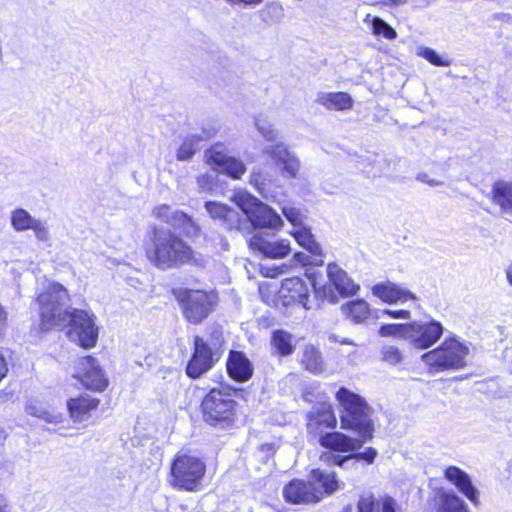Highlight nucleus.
<instances>
[{
  "mask_svg": "<svg viewBox=\"0 0 512 512\" xmlns=\"http://www.w3.org/2000/svg\"><path fill=\"white\" fill-rule=\"evenodd\" d=\"M69 301V292L62 284L47 282L36 298L41 329L50 330L66 326L71 341L90 349L96 345L99 335L96 316L88 310L73 307L63 309V305Z\"/></svg>",
  "mask_w": 512,
  "mask_h": 512,
  "instance_id": "1",
  "label": "nucleus"
},
{
  "mask_svg": "<svg viewBox=\"0 0 512 512\" xmlns=\"http://www.w3.org/2000/svg\"><path fill=\"white\" fill-rule=\"evenodd\" d=\"M148 260L157 268L166 270L189 263L192 249L170 230L151 226L144 243Z\"/></svg>",
  "mask_w": 512,
  "mask_h": 512,
  "instance_id": "2",
  "label": "nucleus"
},
{
  "mask_svg": "<svg viewBox=\"0 0 512 512\" xmlns=\"http://www.w3.org/2000/svg\"><path fill=\"white\" fill-rule=\"evenodd\" d=\"M339 489V482L334 473L313 470L309 481L294 479L283 489L286 502L292 504H309L320 501L325 494L330 495Z\"/></svg>",
  "mask_w": 512,
  "mask_h": 512,
  "instance_id": "3",
  "label": "nucleus"
},
{
  "mask_svg": "<svg viewBox=\"0 0 512 512\" xmlns=\"http://www.w3.org/2000/svg\"><path fill=\"white\" fill-rule=\"evenodd\" d=\"M335 398L341 409V428L356 430L360 436L371 437L372 424L366 401L345 387L336 392Z\"/></svg>",
  "mask_w": 512,
  "mask_h": 512,
  "instance_id": "4",
  "label": "nucleus"
},
{
  "mask_svg": "<svg viewBox=\"0 0 512 512\" xmlns=\"http://www.w3.org/2000/svg\"><path fill=\"white\" fill-rule=\"evenodd\" d=\"M231 199L244 213L246 221H249L253 227L269 230L282 228L283 220L277 212L247 191L238 190ZM248 228L247 226L246 229Z\"/></svg>",
  "mask_w": 512,
  "mask_h": 512,
  "instance_id": "5",
  "label": "nucleus"
},
{
  "mask_svg": "<svg viewBox=\"0 0 512 512\" xmlns=\"http://www.w3.org/2000/svg\"><path fill=\"white\" fill-rule=\"evenodd\" d=\"M206 472L205 463L198 457L177 454L171 464L170 484L179 490L197 492Z\"/></svg>",
  "mask_w": 512,
  "mask_h": 512,
  "instance_id": "6",
  "label": "nucleus"
},
{
  "mask_svg": "<svg viewBox=\"0 0 512 512\" xmlns=\"http://www.w3.org/2000/svg\"><path fill=\"white\" fill-rule=\"evenodd\" d=\"M221 333L205 340L200 336L194 338V350L186 366L189 378L197 379L213 368L221 357Z\"/></svg>",
  "mask_w": 512,
  "mask_h": 512,
  "instance_id": "7",
  "label": "nucleus"
},
{
  "mask_svg": "<svg viewBox=\"0 0 512 512\" xmlns=\"http://www.w3.org/2000/svg\"><path fill=\"white\" fill-rule=\"evenodd\" d=\"M201 408L208 424L224 427L234 422L237 403L230 392L212 389L203 398Z\"/></svg>",
  "mask_w": 512,
  "mask_h": 512,
  "instance_id": "8",
  "label": "nucleus"
},
{
  "mask_svg": "<svg viewBox=\"0 0 512 512\" xmlns=\"http://www.w3.org/2000/svg\"><path fill=\"white\" fill-rule=\"evenodd\" d=\"M185 318L194 324L200 323L212 311L217 295L203 290H182L177 294Z\"/></svg>",
  "mask_w": 512,
  "mask_h": 512,
  "instance_id": "9",
  "label": "nucleus"
},
{
  "mask_svg": "<svg viewBox=\"0 0 512 512\" xmlns=\"http://www.w3.org/2000/svg\"><path fill=\"white\" fill-rule=\"evenodd\" d=\"M206 163L212 169L224 173L233 179H240L246 172L245 164L235 157L229 156L222 144H215L205 152Z\"/></svg>",
  "mask_w": 512,
  "mask_h": 512,
  "instance_id": "10",
  "label": "nucleus"
},
{
  "mask_svg": "<svg viewBox=\"0 0 512 512\" xmlns=\"http://www.w3.org/2000/svg\"><path fill=\"white\" fill-rule=\"evenodd\" d=\"M442 333L443 327L438 321H415L407 324L406 340L418 349H426L438 341Z\"/></svg>",
  "mask_w": 512,
  "mask_h": 512,
  "instance_id": "11",
  "label": "nucleus"
},
{
  "mask_svg": "<svg viewBox=\"0 0 512 512\" xmlns=\"http://www.w3.org/2000/svg\"><path fill=\"white\" fill-rule=\"evenodd\" d=\"M10 223L16 232L32 230L39 242L51 240V232L47 221L33 217L26 209L16 208L11 212Z\"/></svg>",
  "mask_w": 512,
  "mask_h": 512,
  "instance_id": "12",
  "label": "nucleus"
},
{
  "mask_svg": "<svg viewBox=\"0 0 512 512\" xmlns=\"http://www.w3.org/2000/svg\"><path fill=\"white\" fill-rule=\"evenodd\" d=\"M262 152L270 157L285 177H296L301 166L300 160L287 144L278 142L274 145H267L263 148Z\"/></svg>",
  "mask_w": 512,
  "mask_h": 512,
  "instance_id": "13",
  "label": "nucleus"
},
{
  "mask_svg": "<svg viewBox=\"0 0 512 512\" xmlns=\"http://www.w3.org/2000/svg\"><path fill=\"white\" fill-rule=\"evenodd\" d=\"M74 377L79 379L86 389L96 392L103 391L108 384V380L96 359L91 356L79 360Z\"/></svg>",
  "mask_w": 512,
  "mask_h": 512,
  "instance_id": "14",
  "label": "nucleus"
},
{
  "mask_svg": "<svg viewBox=\"0 0 512 512\" xmlns=\"http://www.w3.org/2000/svg\"><path fill=\"white\" fill-rule=\"evenodd\" d=\"M152 216L163 223L176 229H181L186 235L192 236L198 233V226L192 218L184 212L173 209L167 204H160L152 210Z\"/></svg>",
  "mask_w": 512,
  "mask_h": 512,
  "instance_id": "15",
  "label": "nucleus"
},
{
  "mask_svg": "<svg viewBox=\"0 0 512 512\" xmlns=\"http://www.w3.org/2000/svg\"><path fill=\"white\" fill-rule=\"evenodd\" d=\"M337 425L332 405L323 401L312 407L307 414V430L315 436L323 435V430L333 429Z\"/></svg>",
  "mask_w": 512,
  "mask_h": 512,
  "instance_id": "16",
  "label": "nucleus"
},
{
  "mask_svg": "<svg viewBox=\"0 0 512 512\" xmlns=\"http://www.w3.org/2000/svg\"><path fill=\"white\" fill-rule=\"evenodd\" d=\"M205 208L209 215L214 220L219 221L227 230L244 232L245 228H247L246 218L225 204L208 201L205 203Z\"/></svg>",
  "mask_w": 512,
  "mask_h": 512,
  "instance_id": "17",
  "label": "nucleus"
},
{
  "mask_svg": "<svg viewBox=\"0 0 512 512\" xmlns=\"http://www.w3.org/2000/svg\"><path fill=\"white\" fill-rule=\"evenodd\" d=\"M279 294L285 305L297 303L307 310L312 308L309 304V287L299 277L284 279Z\"/></svg>",
  "mask_w": 512,
  "mask_h": 512,
  "instance_id": "18",
  "label": "nucleus"
},
{
  "mask_svg": "<svg viewBox=\"0 0 512 512\" xmlns=\"http://www.w3.org/2000/svg\"><path fill=\"white\" fill-rule=\"evenodd\" d=\"M249 245L251 249L258 251L268 258H283L291 251L290 242L288 240H270L258 234L250 239Z\"/></svg>",
  "mask_w": 512,
  "mask_h": 512,
  "instance_id": "19",
  "label": "nucleus"
},
{
  "mask_svg": "<svg viewBox=\"0 0 512 512\" xmlns=\"http://www.w3.org/2000/svg\"><path fill=\"white\" fill-rule=\"evenodd\" d=\"M370 437L361 436V439L351 438L341 432L325 433L319 437L322 447L337 452H353L360 449Z\"/></svg>",
  "mask_w": 512,
  "mask_h": 512,
  "instance_id": "20",
  "label": "nucleus"
},
{
  "mask_svg": "<svg viewBox=\"0 0 512 512\" xmlns=\"http://www.w3.org/2000/svg\"><path fill=\"white\" fill-rule=\"evenodd\" d=\"M450 484L474 505L479 503V490L472 483L470 475L464 470L450 465Z\"/></svg>",
  "mask_w": 512,
  "mask_h": 512,
  "instance_id": "21",
  "label": "nucleus"
},
{
  "mask_svg": "<svg viewBox=\"0 0 512 512\" xmlns=\"http://www.w3.org/2000/svg\"><path fill=\"white\" fill-rule=\"evenodd\" d=\"M327 276L334 288L343 297L353 296L359 290V286L336 263L328 264Z\"/></svg>",
  "mask_w": 512,
  "mask_h": 512,
  "instance_id": "22",
  "label": "nucleus"
},
{
  "mask_svg": "<svg viewBox=\"0 0 512 512\" xmlns=\"http://www.w3.org/2000/svg\"><path fill=\"white\" fill-rule=\"evenodd\" d=\"M358 512H396V502L391 497H377L364 493L357 503Z\"/></svg>",
  "mask_w": 512,
  "mask_h": 512,
  "instance_id": "23",
  "label": "nucleus"
},
{
  "mask_svg": "<svg viewBox=\"0 0 512 512\" xmlns=\"http://www.w3.org/2000/svg\"><path fill=\"white\" fill-rule=\"evenodd\" d=\"M373 294L381 299L383 302L393 304L397 302H406L414 300L415 297L412 293L402 289L394 283L387 282L377 284L372 288Z\"/></svg>",
  "mask_w": 512,
  "mask_h": 512,
  "instance_id": "24",
  "label": "nucleus"
},
{
  "mask_svg": "<svg viewBox=\"0 0 512 512\" xmlns=\"http://www.w3.org/2000/svg\"><path fill=\"white\" fill-rule=\"evenodd\" d=\"M227 371L234 380L244 382L250 379L253 369L250 361L242 352L232 351L227 361Z\"/></svg>",
  "mask_w": 512,
  "mask_h": 512,
  "instance_id": "25",
  "label": "nucleus"
},
{
  "mask_svg": "<svg viewBox=\"0 0 512 512\" xmlns=\"http://www.w3.org/2000/svg\"><path fill=\"white\" fill-rule=\"evenodd\" d=\"M316 103L329 110L345 111L353 106L352 97L346 92H319Z\"/></svg>",
  "mask_w": 512,
  "mask_h": 512,
  "instance_id": "26",
  "label": "nucleus"
},
{
  "mask_svg": "<svg viewBox=\"0 0 512 512\" xmlns=\"http://www.w3.org/2000/svg\"><path fill=\"white\" fill-rule=\"evenodd\" d=\"M98 405L99 400L90 396L73 398L67 403L71 418L79 422L86 420L90 416V412L96 410Z\"/></svg>",
  "mask_w": 512,
  "mask_h": 512,
  "instance_id": "27",
  "label": "nucleus"
},
{
  "mask_svg": "<svg viewBox=\"0 0 512 512\" xmlns=\"http://www.w3.org/2000/svg\"><path fill=\"white\" fill-rule=\"evenodd\" d=\"M342 314L355 324L364 323L370 316L369 304L362 300L348 301L341 306Z\"/></svg>",
  "mask_w": 512,
  "mask_h": 512,
  "instance_id": "28",
  "label": "nucleus"
},
{
  "mask_svg": "<svg viewBox=\"0 0 512 512\" xmlns=\"http://www.w3.org/2000/svg\"><path fill=\"white\" fill-rule=\"evenodd\" d=\"M290 234L294 237L296 242L310 252L314 256H322V249L320 245L316 242L311 230L302 225L298 228H293Z\"/></svg>",
  "mask_w": 512,
  "mask_h": 512,
  "instance_id": "29",
  "label": "nucleus"
},
{
  "mask_svg": "<svg viewBox=\"0 0 512 512\" xmlns=\"http://www.w3.org/2000/svg\"><path fill=\"white\" fill-rule=\"evenodd\" d=\"M469 353V345L466 342L450 336V370L466 366Z\"/></svg>",
  "mask_w": 512,
  "mask_h": 512,
  "instance_id": "30",
  "label": "nucleus"
},
{
  "mask_svg": "<svg viewBox=\"0 0 512 512\" xmlns=\"http://www.w3.org/2000/svg\"><path fill=\"white\" fill-rule=\"evenodd\" d=\"M493 201L503 212L512 214V184L505 181L496 182L492 189Z\"/></svg>",
  "mask_w": 512,
  "mask_h": 512,
  "instance_id": "31",
  "label": "nucleus"
},
{
  "mask_svg": "<svg viewBox=\"0 0 512 512\" xmlns=\"http://www.w3.org/2000/svg\"><path fill=\"white\" fill-rule=\"evenodd\" d=\"M422 361L430 367L431 372L445 370L448 367V348L443 345L422 355Z\"/></svg>",
  "mask_w": 512,
  "mask_h": 512,
  "instance_id": "32",
  "label": "nucleus"
},
{
  "mask_svg": "<svg viewBox=\"0 0 512 512\" xmlns=\"http://www.w3.org/2000/svg\"><path fill=\"white\" fill-rule=\"evenodd\" d=\"M364 23L371 27L374 36H381L387 40H393L397 37L396 31L379 17L367 14Z\"/></svg>",
  "mask_w": 512,
  "mask_h": 512,
  "instance_id": "33",
  "label": "nucleus"
},
{
  "mask_svg": "<svg viewBox=\"0 0 512 512\" xmlns=\"http://www.w3.org/2000/svg\"><path fill=\"white\" fill-rule=\"evenodd\" d=\"M271 344L281 356H288L294 351L292 334L283 330L273 332Z\"/></svg>",
  "mask_w": 512,
  "mask_h": 512,
  "instance_id": "34",
  "label": "nucleus"
},
{
  "mask_svg": "<svg viewBox=\"0 0 512 512\" xmlns=\"http://www.w3.org/2000/svg\"><path fill=\"white\" fill-rule=\"evenodd\" d=\"M377 452L373 448H368L366 451L361 453L352 454L347 457H341L338 455H332L330 453H325L321 456V460L326 463H332L334 465L343 466L345 462L348 460L355 458L359 460H365L368 463H372L376 457Z\"/></svg>",
  "mask_w": 512,
  "mask_h": 512,
  "instance_id": "35",
  "label": "nucleus"
},
{
  "mask_svg": "<svg viewBox=\"0 0 512 512\" xmlns=\"http://www.w3.org/2000/svg\"><path fill=\"white\" fill-rule=\"evenodd\" d=\"M302 364L305 369L312 373H321L323 371V363L320 352L313 346H306L303 353Z\"/></svg>",
  "mask_w": 512,
  "mask_h": 512,
  "instance_id": "36",
  "label": "nucleus"
},
{
  "mask_svg": "<svg viewBox=\"0 0 512 512\" xmlns=\"http://www.w3.org/2000/svg\"><path fill=\"white\" fill-rule=\"evenodd\" d=\"M26 411L28 414L41 418L48 423L57 424L62 421L61 413H58L55 410H47L46 408L37 406L36 404H29L26 407Z\"/></svg>",
  "mask_w": 512,
  "mask_h": 512,
  "instance_id": "37",
  "label": "nucleus"
},
{
  "mask_svg": "<svg viewBox=\"0 0 512 512\" xmlns=\"http://www.w3.org/2000/svg\"><path fill=\"white\" fill-rule=\"evenodd\" d=\"M199 140L200 137L195 135L186 137L177 151V159L179 161H187L191 159L197 150V143Z\"/></svg>",
  "mask_w": 512,
  "mask_h": 512,
  "instance_id": "38",
  "label": "nucleus"
},
{
  "mask_svg": "<svg viewBox=\"0 0 512 512\" xmlns=\"http://www.w3.org/2000/svg\"><path fill=\"white\" fill-rule=\"evenodd\" d=\"M282 213L294 228L304 225L305 214L301 208L292 204H285L282 207Z\"/></svg>",
  "mask_w": 512,
  "mask_h": 512,
  "instance_id": "39",
  "label": "nucleus"
},
{
  "mask_svg": "<svg viewBox=\"0 0 512 512\" xmlns=\"http://www.w3.org/2000/svg\"><path fill=\"white\" fill-rule=\"evenodd\" d=\"M255 126L261 136L267 141H275L279 137V131L274 125L262 117L255 118Z\"/></svg>",
  "mask_w": 512,
  "mask_h": 512,
  "instance_id": "40",
  "label": "nucleus"
},
{
  "mask_svg": "<svg viewBox=\"0 0 512 512\" xmlns=\"http://www.w3.org/2000/svg\"><path fill=\"white\" fill-rule=\"evenodd\" d=\"M407 324H385L379 329L382 337L395 336L406 340Z\"/></svg>",
  "mask_w": 512,
  "mask_h": 512,
  "instance_id": "41",
  "label": "nucleus"
},
{
  "mask_svg": "<svg viewBox=\"0 0 512 512\" xmlns=\"http://www.w3.org/2000/svg\"><path fill=\"white\" fill-rule=\"evenodd\" d=\"M430 504L437 512H448V494L445 489H435Z\"/></svg>",
  "mask_w": 512,
  "mask_h": 512,
  "instance_id": "42",
  "label": "nucleus"
},
{
  "mask_svg": "<svg viewBox=\"0 0 512 512\" xmlns=\"http://www.w3.org/2000/svg\"><path fill=\"white\" fill-rule=\"evenodd\" d=\"M381 354L382 360L392 365H396L402 360V353L396 346L393 345L383 346L381 349Z\"/></svg>",
  "mask_w": 512,
  "mask_h": 512,
  "instance_id": "43",
  "label": "nucleus"
},
{
  "mask_svg": "<svg viewBox=\"0 0 512 512\" xmlns=\"http://www.w3.org/2000/svg\"><path fill=\"white\" fill-rule=\"evenodd\" d=\"M417 55L423 57L427 61H429L433 65L437 66H446L447 63L442 60V58L436 53L435 50L428 47H419L417 50Z\"/></svg>",
  "mask_w": 512,
  "mask_h": 512,
  "instance_id": "44",
  "label": "nucleus"
},
{
  "mask_svg": "<svg viewBox=\"0 0 512 512\" xmlns=\"http://www.w3.org/2000/svg\"><path fill=\"white\" fill-rule=\"evenodd\" d=\"M321 257L322 256H314V255L309 256L305 253L298 252V253L294 254L293 258L296 262H298L302 266H306V265L319 266V265H322V263H323V260Z\"/></svg>",
  "mask_w": 512,
  "mask_h": 512,
  "instance_id": "45",
  "label": "nucleus"
},
{
  "mask_svg": "<svg viewBox=\"0 0 512 512\" xmlns=\"http://www.w3.org/2000/svg\"><path fill=\"white\" fill-rule=\"evenodd\" d=\"M450 512H469L466 503L455 494L450 493Z\"/></svg>",
  "mask_w": 512,
  "mask_h": 512,
  "instance_id": "46",
  "label": "nucleus"
},
{
  "mask_svg": "<svg viewBox=\"0 0 512 512\" xmlns=\"http://www.w3.org/2000/svg\"><path fill=\"white\" fill-rule=\"evenodd\" d=\"M197 184L200 191H208L212 188V177L208 174L200 175L197 178Z\"/></svg>",
  "mask_w": 512,
  "mask_h": 512,
  "instance_id": "47",
  "label": "nucleus"
},
{
  "mask_svg": "<svg viewBox=\"0 0 512 512\" xmlns=\"http://www.w3.org/2000/svg\"><path fill=\"white\" fill-rule=\"evenodd\" d=\"M315 291L317 294L322 293L323 297L331 303H336L338 300L337 296L327 286H324L322 289L315 287Z\"/></svg>",
  "mask_w": 512,
  "mask_h": 512,
  "instance_id": "48",
  "label": "nucleus"
},
{
  "mask_svg": "<svg viewBox=\"0 0 512 512\" xmlns=\"http://www.w3.org/2000/svg\"><path fill=\"white\" fill-rule=\"evenodd\" d=\"M417 179L423 183H426L430 186H438L440 184H444V181L443 180H437L435 178H432L429 174L427 173H421L418 175Z\"/></svg>",
  "mask_w": 512,
  "mask_h": 512,
  "instance_id": "49",
  "label": "nucleus"
},
{
  "mask_svg": "<svg viewBox=\"0 0 512 512\" xmlns=\"http://www.w3.org/2000/svg\"><path fill=\"white\" fill-rule=\"evenodd\" d=\"M384 314H387L393 318L399 319H408L410 317V313L408 310H383Z\"/></svg>",
  "mask_w": 512,
  "mask_h": 512,
  "instance_id": "50",
  "label": "nucleus"
},
{
  "mask_svg": "<svg viewBox=\"0 0 512 512\" xmlns=\"http://www.w3.org/2000/svg\"><path fill=\"white\" fill-rule=\"evenodd\" d=\"M7 329V312L2 305H0V336H2Z\"/></svg>",
  "mask_w": 512,
  "mask_h": 512,
  "instance_id": "51",
  "label": "nucleus"
},
{
  "mask_svg": "<svg viewBox=\"0 0 512 512\" xmlns=\"http://www.w3.org/2000/svg\"><path fill=\"white\" fill-rule=\"evenodd\" d=\"M230 4H244V5H256L262 2V0H226Z\"/></svg>",
  "mask_w": 512,
  "mask_h": 512,
  "instance_id": "52",
  "label": "nucleus"
},
{
  "mask_svg": "<svg viewBox=\"0 0 512 512\" xmlns=\"http://www.w3.org/2000/svg\"><path fill=\"white\" fill-rule=\"evenodd\" d=\"M0 512H11L7 498L0 494Z\"/></svg>",
  "mask_w": 512,
  "mask_h": 512,
  "instance_id": "53",
  "label": "nucleus"
},
{
  "mask_svg": "<svg viewBox=\"0 0 512 512\" xmlns=\"http://www.w3.org/2000/svg\"><path fill=\"white\" fill-rule=\"evenodd\" d=\"M281 273H282V271L280 270L279 267H274V268L267 269V271L264 273V275L266 277H275Z\"/></svg>",
  "mask_w": 512,
  "mask_h": 512,
  "instance_id": "54",
  "label": "nucleus"
},
{
  "mask_svg": "<svg viewBox=\"0 0 512 512\" xmlns=\"http://www.w3.org/2000/svg\"><path fill=\"white\" fill-rule=\"evenodd\" d=\"M505 275L508 283L512 286V263L506 267Z\"/></svg>",
  "mask_w": 512,
  "mask_h": 512,
  "instance_id": "55",
  "label": "nucleus"
},
{
  "mask_svg": "<svg viewBox=\"0 0 512 512\" xmlns=\"http://www.w3.org/2000/svg\"><path fill=\"white\" fill-rule=\"evenodd\" d=\"M332 340L336 341V342H339L340 344L342 345H355L351 340L347 339V338H343V339H338L336 336H332L331 337Z\"/></svg>",
  "mask_w": 512,
  "mask_h": 512,
  "instance_id": "56",
  "label": "nucleus"
},
{
  "mask_svg": "<svg viewBox=\"0 0 512 512\" xmlns=\"http://www.w3.org/2000/svg\"><path fill=\"white\" fill-rule=\"evenodd\" d=\"M269 10H271L275 14H281L282 8L279 5L271 4L267 7Z\"/></svg>",
  "mask_w": 512,
  "mask_h": 512,
  "instance_id": "57",
  "label": "nucleus"
},
{
  "mask_svg": "<svg viewBox=\"0 0 512 512\" xmlns=\"http://www.w3.org/2000/svg\"><path fill=\"white\" fill-rule=\"evenodd\" d=\"M462 379H464V377H462V376H460V377H458V376L450 377V380H462Z\"/></svg>",
  "mask_w": 512,
  "mask_h": 512,
  "instance_id": "58",
  "label": "nucleus"
},
{
  "mask_svg": "<svg viewBox=\"0 0 512 512\" xmlns=\"http://www.w3.org/2000/svg\"><path fill=\"white\" fill-rule=\"evenodd\" d=\"M444 476H445L446 478H448V469H446V470L444 471Z\"/></svg>",
  "mask_w": 512,
  "mask_h": 512,
  "instance_id": "59",
  "label": "nucleus"
}]
</instances>
